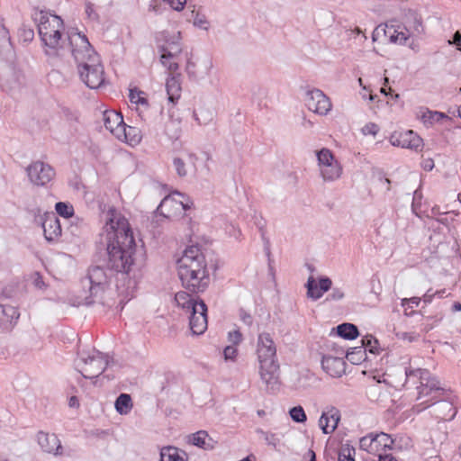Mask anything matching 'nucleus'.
I'll return each instance as SVG.
<instances>
[{
  "label": "nucleus",
  "mask_w": 461,
  "mask_h": 461,
  "mask_svg": "<svg viewBox=\"0 0 461 461\" xmlns=\"http://www.w3.org/2000/svg\"><path fill=\"white\" fill-rule=\"evenodd\" d=\"M102 239L107 251L106 266L117 273L129 274L136 264V243L128 220L113 206L104 212Z\"/></svg>",
  "instance_id": "f257e3e1"
},
{
  "label": "nucleus",
  "mask_w": 461,
  "mask_h": 461,
  "mask_svg": "<svg viewBox=\"0 0 461 461\" xmlns=\"http://www.w3.org/2000/svg\"><path fill=\"white\" fill-rule=\"evenodd\" d=\"M406 383L416 384L418 395L416 400L419 403L412 407L414 412H420L429 409V414L436 420L441 421L451 420L456 415V408L449 399L445 398V390L440 387L438 380L427 369L411 368L405 369Z\"/></svg>",
  "instance_id": "f03ea898"
},
{
  "label": "nucleus",
  "mask_w": 461,
  "mask_h": 461,
  "mask_svg": "<svg viewBox=\"0 0 461 461\" xmlns=\"http://www.w3.org/2000/svg\"><path fill=\"white\" fill-rule=\"evenodd\" d=\"M176 264L178 276L184 287L193 293L203 292L206 289L210 277L205 257L200 247H187Z\"/></svg>",
  "instance_id": "7ed1b4c3"
},
{
  "label": "nucleus",
  "mask_w": 461,
  "mask_h": 461,
  "mask_svg": "<svg viewBox=\"0 0 461 461\" xmlns=\"http://www.w3.org/2000/svg\"><path fill=\"white\" fill-rule=\"evenodd\" d=\"M257 354L259 361V373L267 389L274 390L278 383L279 365L276 359V344L269 333L258 335Z\"/></svg>",
  "instance_id": "20e7f679"
},
{
  "label": "nucleus",
  "mask_w": 461,
  "mask_h": 461,
  "mask_svg": "<svg viewBox=\"0 0 461 461\" xmlns=\"http://www.w3.org/2000/svg\"><path fill=\"white\" fill-rule=\"evenodd\" d=\"M34 21L38 24V32L41 41L47 48V55H58L61 46L62 32L64 24L62 19L49 12L36 11L33 14Z\"/></svg>",
  "instance_id": "39448f33"
},
{
  "label": "nucleus",
  "mask_w": 461,
  "mask_h": 461,
  "mask_svg": "<svg viewBox=\"0 0 461 461\" xmlns=\"http://www.w3.org/2000/svg\"><path fill=\"white\" fill-rule=\"evenodd\" d=\"M71 52L77 64V69L103 65L99 55L93 50L86 35L80 32L69 36Z\"/></svg>",
  "instance_id": "423d86ee"
},
{
  "label": "nucleus",
  "mask_w": 461,
  "mask_h": 461,
  "mask_svg": "<svg viewBox=\"0 0 461 461\" xmlns=\"http://www.w3.org/2000/svg\"><path fill=\"white\" fill-rule=\"evenodd\" d=\"M89 285L90 295L85 297L84 304L91 305L100 303L102 305L111 306L107 302L104 301V294L108 285V278L105 271L100 267H93L89 268L87 277L84 280Z\"/></svg>",
  "instance_id": "0eeeda50"
},
{
  "label": "nucleus",
  "mask_w": 461,
  "mask_h": 461,
  "mask_svg": "<svg viewBox=\"0 0 461 461\" xmlns=\"http://www.w3.org/2000/svg\"><path fill=\"white\" fill-rule=\"evenodd\" d=\"M83 377L94 379L99 376L108 366V356L100 351L82 352L76 362Z\"/></svg>",
  "instance_id": "6e6552de"
},
{
  "label": "nucleus",
  "mask_w": 461,
  "mask_h": 461,
  "mask_svg": "<svg viewBox=\"0 0 461 461\" xmlns=\"http://www.w3.org/2000/svg\"><path fill=\"white\" fill-rule=\"evenodd\" d=\"M321 176L325 182L338 180L342 175V166L336 159L331 150L323 148L316 152Z\"/></svg>",
  "instance_id": "1a4fd4ad"
},
{
  "label": "nucleus",
  "mask_w": 461,
  "mask_h": 461,
  "mask_svg": "<svg viewBox=\"0 0 461 461\" xmlns=\"http://www.w3.org/2000/svg\"><path fill=\"white\" fill-rule=\"evenodd\" d=\"M103 121L104 127L118 140H125L131 144L138 143L140 140V137L137 134H134L132 139L128 140L127 126L120 113L113 110L104 111Z\"/></svg>",
  "instance_id": "9d476101"
},
{
  "label": "nucleus",
  "mask_w": 461,
  "mask_h": 461,
  "mask_svg": "<svg viewBox=\"0 0 461 461\" xmlns=\"http://www.w3.org/2000/svg\"><path fill=\"white\" fill-rule=\"evenodd\" d=\"M26 173L30 182L37 186H45L55 177L54 168L41 160L32 162L26 167Z\"/></svg>",
  "instance_id": "9b49d317"
},
{
  "label": "nucleus",
  "mask_w": 461,
  "mask_h": 461,
  "mask_svg": "<svg viewBox=\"0 0 461 461\" xmlns=\"http://www.w3.org/2000/svg\"><path fill=\"white\" fill-rule=\"evenodd\" d=\"M183 197L184 195L178 192L166 196L158 206L157 211L168 219L183 214L184 212L191 207L189 203L178 199Z\"/></svg>",
  "instance_id": "f8f14e48"
},
{
  "label": "nucleus",
  "mask_w": 461,
  "mask_h": 461,
  "mask_svg": "<svg viewBox=\"0 0 461 461\" xmlns=\"http://www.w3.org/2000/svg\"><path fill=\"white\" fill-rule=\"evenodd\" d=\"M304 102L310 111L320 115H326L332 107L330 98L317 88L306 92Z\"/></svg>",
  "instance_id": "ddd939ff"
},
{
  "label": "nucleus",
  "mask_w": 461,
  "mask_h": 461,
  "mask_svg": "<svg viewBox=\"0 0 461 461\" xmlns=\"http://www.w3.org/2000/svg\"><path fill=\"white\" fill-rule=\"evenodd\" d=\"M189 326L194 334H203L207 329V306L203 301L189 312Z\"/></svg>",
  "instance_id": "4468645a"
},
{
  "label": "nucleus",
  "mask_w": 461,
  "mask_h": 461,
  "mask_svg": "<svg viewBox=\"0 0 461 461\" xmlns=\"http://www.w3.org/2000/svg\"><path fill=\"white\" fill-rule=\"evenodd\" d=\"M392 145L403 149L418 150L422 146V140L412 131L393 132L390 137Z\"/></svg>",
  "instance_id": "2eb2a0df"
},
{
  "label": "nucleus",
  "mask_w": 461,
  "mask_h": 461,
  "mask_svg": "<svg viewBox=\"0 0 461 461\" xmlns=\"http://www.w3.org/2000/svg\"><path fill=\"white\" fill-rule=\"evenodd\" d=\"M77 70L80 79L89 88L96 89L104 82V71L103 65H95V67H91L86 69L79 68Z\"/></svg>",
  "instance_id": "dca6fc26"
},
{
  "label": "nucleus",
  "mask_w": 461,
  "mask_h": 461,
  "mask_svg": "<svg viewBox=\"0 0 461 461\" xmlns=\"http://www.w3.org/2000/svg\"><path fill=\"white\" fill-rule=\"evenodd\" d=\"M307 288V296L314 301L320 299L324 293L328 292L332 287V281L328 276H321L319 278L318 284L313 276H310L305 285Z\"/></svg>",
  "instance_id": "f3484780"
},
{
  "label": "nucleus",
  "mask_w": 461,
  "mask_h": 461,
  "mask_svg": "<svg viewBox=\"0 0 461 461\" xmlns=\"http://www.w3.org/2000/svg\"><path fill=\"white\" fill-rule=\"evenodd\" d=\"M37 440L44 452L53 454L55 456H60L63 454V448L57 435L40 431L37 434Z\"/></svg>",
  "instance_id": "a211bd4d"
},
{
  "label": "nucleus",
  "mask_w": 461,
  "mask_h": 461,
  "mask_svg": "<svg viewBox=\"0 0 461 461\" xmlns=\"http://www.w3.org/2000/svg\"><path fill=\"white\" fill-rule=\"evenodd\" d=\"M20 317L17 308L13 305L0 304V332L10 331Z\"/></svg>",
  "instance_id": "6ab92c4d"
},
{
  "label": "nucleus",
  "mask_w": 461,
  "mask_h": 461,
  "mask_svg": "<svg viewBox=\"0 0 461 461\" xmlns=\"http://www.w3.org/2000/svg\"><path fill=\"white\" fill-rule=\"evenodd\" d=\"M160 51L161 63L167 64V60L177 57L182 52L180 32L173 35L170 40H167L165 45L161 46Z\"/></svg>",
  "instance_id": "aec40b11"
},
{
  "label": "nucleus",
  "mask_w": 461,
  "mask_h": 461,
  "mask_svg": "<svg viewBox=\"0 0 461 461\" xmlns=\"http://www.w3.org/2000/svg\"><path fill=\"white\" fill-rule=\"evenodd\" d=\"M323 370L332 377H340L346 370V363L342 357L325 356L321 360Z\"/></svg>",
  "instance_id": "412c9836"
},
{
  "label": "nucleus",
  "mask_w": 461,
  "mask_h": 461,
  "mask_svg": "<svg viewBox=\"0 0 461 461\" xmlns=\"http://www.w3.org/2000/svg\"><path fill=\"white\" fill-rule=\"evenodd\" d=\"M339 420V411L335 407H331L328 411L322 412L319 420V426L324 434H330L336 429Z\"/></svg>",
  "instance_id": "4be33fe9"
},
{
  "label": "nucleus",
  "mask_w": 461,
  "mask_h": 461,
  "mask_svg": "<svg viewBox=\"0 0 461 461\" xmlns=\"http://www.w3.org/2000/svg\"><path fill=\"white\" fill-rule=\"evenodd\" d=\"M42 229L48 241L56 240L61 235L59 220L54 214L46 215L42 222Z\"/></svg>",
  "instance_id": "5701e85b"
},
{
  "label": "nucleus",
  "mask_w": 461,
  "mask_h": 461,
  "mask_svg": "<svg viewBox=\"0 0 461 461\" xmlns=\"http://www.w3.org/2000/svg\"><path fill=\"white\" fill-rule=\"evenodd\" d=\"M175 301L178 307L182 308L186 313H188L192 311V308L198 305V303H201L202 300L194 298L186 292L180 291L176 294Z\"/></svg>",
  "instance_id": "b1692460"
},
{
  "label": "nucleus",
  "mask_w": 461,
  "mask_h": 461,
  "mask_svg": "<svg viewBox=\"0 0 461 461\" xmlns=\"http://www.w3.org/2000/svg\"><path fill=\"white\" fill-rule=\"evenodd\" d=\"M166 89L168 95V101L175 104L181 95V85L178 76H172L167 78Z\"/></svg>",
  "instance_id": "393cba45"
},
{
  "label": "nucleus",
  "mask_w": 461,
  "mask_h": 461,
  "mask_svg": "<svg viewBox=\"0 0 461 461\" xmlns=\"http://www.w3.org/2000/svg\"><path fill=\"white\" fill-rule=\"evenodd\" d=\"M160 461H186V454L175 447H164L160 451Z\"/></svg>",
  "instance_id": "a878e982"
},
{
  "label": "nucleus",
  "mask_w": 461,
  "mask_h": 461,
  "mask_svg": "<svg viewBox=\"0 0 461 461\" xmlns=\"http://www.w3.org/2000/svg\"><path fill=\"white\" fill-rule=\"evenodd\" d=\"M373 437H374L375 448L376 449L375 455H379V454L383 453V451L392 448L393 440L389 434H386L384 432L376 433V434L373 433Z\"/></svg>",
  "instance_id": "bb28decb"
},
{
  "label": "nucleus",
  "mask_w": 461,
  "mask_h": 461,
  "mask_svg": "<svg viewBox=\"0 0 461 461\" xmlns=\"http://www.w3.org/2000/svg\"><path fill=\"white\" fill-rule=\"evenodd\" d=\"M116 411L121 415H127L131 412L133 403L130 394L121 393L114 402Z\"/></svg>",
  "instance_id": "cd10ccee"
},
{
  "label": "nucleus",
  "mask_w": 461,
  "mask_h": 461,
  "mask_svg": "<svg viewBox=\"0 0 461 461\" xmlns=\"http://www.w3.org/2000/svg\"><path fill=\"white\" fill-rule=\"evenodd\" d=\"M405 20L411 28L417 33H420L422 31V23L421 18L419 14L412 9H408L405 12Z\"/></svg>",
  "instance_id": "c85d7f7f"
},
{
  "label": "nucleus",
  "mask_w": 461,
  "mask_h": 461,
  "mask_svg": "<svg viewBox=\"0 0 461 461\" xmlns=\"http://www.w3.org/2000/svg\"><path fill=\"white\" fill-rule=\"evenodd\" d=\"M337 333L346 339H353L358 336V330L352 323H342L337 327Z\"/></svg>",
  "instance_id": "c756f323"
},
{
  "label": "nucleus",
  "mask_w": 461,
  "mask_h": 461,
  "mask_svg": "<svg viewBox=\"0 0 461 461\" xmlns=\"http://www.w3.org/2000/svg\"><path fill=\"white\" fill-rule=\"evenodd\" d=\"M194 118L200 125H207L213 120V112L208 108L201 107L194 112Z\"/></svg>",
  "instance_id": "7c9ffc66"
},
{
  "label": "nucleus",
  "mask_w": 461,
  "mask_h": 461,
  "mask_svg": "<svg viewBox=\"0 0 461 461\" xmlns=\"http://www.w3.org/2000/svg\"><path fill=\"white\" fill-rule=\"evenodd\" d=\"M165 133L171 140H178L181 133L180 121L171 119L166 122Z\"/></svg>",
  "instance_id": "2f4dec72"
},
{
  "label": "nucleus",
  "mask_w": 461,
  "mask_h": 461,
  "mask_svg": "<svg viewBox=\"0 0 461 461\" xmlns=\"http://www.w3.org/2000/svg\"><path fill=\"white\" fill-rule=\"evenodd\" d=\"M22 86V76L16 72H13L5 83V86L10 92L20 89Z\"/></svg>",
  "instance_id": "473e14b6"
},
{
  "label": "nucleus",
  "mask_w": 461,
  "mask_h": 461,
  "mask_svg": "<svg viewBox=\"0 0 461 461\" xmlns=\"http://www.w3.org/2000/svg\"><path fill=\"white\" fill-rule=\"evenodd\" d=\"M359 446L361 449L367 451L370 454H376L373 433H369L368 435L361 438L359 440Z\"/></svg>",
  "instance_id": "72a5a7b5"
},
{
  "label": "nucleus",
  "mask_w": 461,
  "mask_h": 461,
  "mask_svg": "<svg viewBox=\"0 0 461 461\" xmlns=\"http://www.w3.org/2000/svg\"><path fill=\"white\" fill-rule=\"evenodd\" d=\"M208 434L204 430H200L192 435L191 441L194 446L207 449L209 445L206 443Z\"/></svg>",
  "instance_id": "f704fd0d"
},
{
  "label": "nucleus",
  "mask_w": 461,
  "mask_h": 461,
  "mask_svg": "<svg viewBox=\"0 0 461 461\" xmlns=\"http://www.w3.org/2000/svg\"><path fill=\"white\" fill-rule=\"evenodd\" d=\"M56 212L59 215L68 219L74 214V208L68 203L59 202L55 205Z\"/></svg>",
  "instance_id": "c9c22d12"
},
{
  "label": "nucleus",
  "mask_w": 461,
  "mask_h": 461,
  "mask_svg": "<svg viewBox=\"0 0 461 461\" xmlns=\"http://www.w3.org/2000/svg\"><path fill=\"white\" fill-rule=\"evenodd\" d=\"M363 349L365 351L368 350L370 353L376 354L378 353V348L376 345H378L377 339H375L372 335H367L362 339Z\"/></svg>",
  "instance_id": "e433bc0d"
},
{
  "label": "nucleus",
  "mask_w": 461,
  "mask_h": 461,
  "mask_svg": "<svg viewBox=\"0 0 461 461\" xmlns=\"http://www.w3.org/2000/svg\"><path fill=\"white\" fill-rule=\"evenodd\" d=\"M390 31L391 29L386 31L385 33H390L389 40L393 43L404 44L409 38V34L405 33L404 32H398L397 30H393L391 32Z\"/></svg>",
  "instance_id": "4c0bfd02"
},
{
  "label": "nucleus",
  "mask_w": 461,
  "mask_h": 461,
  "mask_svg": "<svg viewBox=\"0 0 461 461\" xmlns=\"http://www.w3.org/2000/svg\"><path fill=\"white\" fill-rule=\"evenodd\" d=\"M350 352H347V358L352 363H357L365 358L366 351L363 347L354 348Z\"/></svg>",
  "instance_id": "58836bf2"
},
{
  "label": "nucleus",
  "mask_w": 461,
  "mask_h": 461,
  "mask_svg": "<svg viewBox=\"0 0 461 461\" xmlns=\"http://www.w3.org/2000/svg\"><path fill=\"white\" fill-rule=\"evenodd\" d=\"M289 414L292 420L295 422H304L307 419L304 410L302 406L293 407L290 410Z\"/></svg>",
  "instance_id": "ea45409f"
},
{
  "label": "nucleus",
  "mask_w": 461,
  "mask_h": 461,
  "mask_svg": "<svg viewBox=\"0 0 461 461\" xmlns=\"http://www.w3.org/2000/svg\"><path fill=\"white\" fill-rule=\"evenodd\" d=\"M144 93L137 90V89H131L129 94V98L131 103L133 104H147V99L143 97Z\"/></svg>",
  "instance_id": "a19ab883"
},
{
  "label": "nucleus",
  "mask_w": 461,
  "mask_h": 461,
  "mask_svg": "<svg viewBox=\"0 0 461 461\" xmlns=\"http://www.w3.org/2000/svg\"><path fill=\"white\" fill-rule=\"evenodd\" d=\"M258 432L264 437V439L267 445L276 447L277 444L279 443V438L276 437V434L265 432L261 429H258Z\"/></svg>",
  "instance_id": "79ce46f5"
},
{
  "label": "nucleus",
  "mask_w": 461,
  "mask_h": 461,
  "mask_svg": "<svg viewBox=\"0 0 461 461\" xmlns=\"http://www.w3.org/2000/svg\"><path fill=\"white\" fill-rule=\"evenodd\" d=\"M354 454V448L343 447L339 454V461H355Z\"/></svg>",
  "instance_id": "37998d69"
},
{
  "label": "nucleus",
  "mask_w": 461,
  "mask_h": 461,
  "mask_svg": "<svg viewBox=\"0 0 461 461\" xmlns=\"http://www.w3.org/2000/svg\"><path fill=\"white\" fill-rule=\"evenodd\" d=\"M331 293L327 296L326 301H340L344 298L345 293L342 288L333 287Z\"/></svg>",
  "instance_id": "c03bdc74"
},
{
  "label": "nucleus",
  "mask_w": 461,
  "mask_h": 461,
  "mask_svg": "<svg viewBox=\"0 0 461 461\" xmlns=\"http://www.w3.org/2000/svg\"><path fill=\"white\" fill-rule=\"evenodd\" d=\"M173 164H174V167H175L176 173L179 176H186L187 171L185 169V162L181 158H175L173 160Z\"/></svg>",
  "instance_id": "a18cd8bd"
},
{
  "label": "nucleus",
  "mask_w": 461,
  "mask_h": 461,
  "mask_svg": "<svg viewBox=\"0 0 461 461\" xmlns=\"http://www.w3.org/2000/svg\"><path fill=\"white\" fill-rule=\"evenodd\" d=\"M32 285L37 289L44 290L47 286L43 281L42 276L38 272H35L32 275Z\"/></svg>",
  "instance_id": "49530a36"
},
{
  "label": "nucleus",
  "mask_w": 461,
  "mask_h": 461,
  "mask_svg": "<svg viewBox=\"0 0 461 461\" xmlns=\"http://www.w3.org/2000/svg\"><path fill=\"white\" fill-rule=\"evenodd\" d=\"M85 12H86V14L87 15V17L92 20V21H98L99 19V15L95 11V8H94V4H92L91 2H86V5H85Z\"/></svg>",
  "instance_id": "de8ad7c7"
},
{
  "label": "nucleus",
  "mask_w": 461,
  "mask_h": 461,
  "mask_svg": "<svg viewBox=\"0 0 461 461\" xmlns=\"http://www.w3.org/2000/svg\"><path fill=\"white\" fill-rule=\"evenodd\" d=\"M208 24H209V23L204 15L196 14L195 17L194 18V26L199 27L203 30H207Z\"/></svg>",
  "instance_id": "09e8293b"
},
{
  "label": "nucleus",
  "mask_w": 461,
  "mask_h": 461,
  "mask_svg": "<svg viewBox=\"0 0 461 461\" xmlns=\"http://www.w3.org/2000/svg\"><path fill=\"white\" fill-rule=\"evenodd\" d=\"M238 354L237 348L234 346H227L223 349L224 358L226 360H235Z\"/></svg>",
  "instance_id": "8fccbe9b"
},
{
  "label": "nucleus",
  "mask_w": 461,
  "mask_h": 461,
  "mask_svg": "<svg viewBox=\"0 0 461 461\" xmlns=\"http://www.w3.org/2000/svg\"><path fill=\"white\" fill-rule=\"evenodd\" d=\"M229 341L232 343L231 346H236L240 344L242 340V334L240 330L230 331L228 334Z\"/></svg>",
  "instance_id": "3c124183"
},
{
  "label": "nucleus",
  "mask_w": 461,
  "mask_h": 461,
  "mask_svg": "<svg viewBox=\"0 0 461 461\" xmlns=\"http://www.w3.org/2000/svg\"><path fill=\"white\" fill-rule=\"evenodd\" d=\"M397 337L399 339L407 340L409 342L415 341L419 339V334L415 332H398Z\"/></svg>",
  "instance_id": "603ef678"
},
{
  "label": "nucleus",
  "mask_w": 461,
  "mask_h": 461,
  "mask_svg": "<svg viewBox=\"0 0 461 461\" xmlns=\"http://www.w3.org/2000/svg\"><path fill=\"white\" fill-rule=\"evenodd\" d=\"M378 131H379V127L375 123H373V122H369L362 128V132L365 135H367V134L375 135L378 132Z\"/></svg>",
  "instance_id": "864d4df0"
},
{
  "label": "nucleus",
  "mask_w": 461,
  "mask_h": 461,
  "mask_svg": "<svg viewBox=\"0 0 461 461\" xmlns=\"http://www.w3.org/2000/svg\"><path fill=\"white\" fill-rule=\"evenodd\" d=\"M176 11L184 9L186 0H164Z\"/></svg>",
  "instance_id": "5fc2aeb1"
},
{
  "label": "nucleus",
  "mask_w": 461,
  "mask_h": 461,
  "mask_svg": "<svg viewBox=\"0 0 461 461\" xmlns=\"http://www.w3.org/2000/svg\"><path fill=\"white\" fill-rule=\"evenodd\" d=\"M420 303V297H411V298H404L402 300V306L406 307L409 303H411L412 305L418 306Z\"/></svg>",
  "instance_id": "6e6d98bb"
},
{
  "label": "nucleus",
  "mask_w": 461,
  "mask_h": 461,
  "mask_svg": "<svg viewBox=\"0 0 461 461\" xmlns=\"http://www.w3.org/2000/svg\"><path fill=\"white\" fill-rule=\"evenodd\" d=\"M165 68H167L170 72H175L178 69V64L173 59L167 60V64L161 63Z\"/></svg>",
  "instance_id": "4d7b16f0"
},
{
  "label": "nucleus",
  "mask_w": 461,
  "mask_h": 461,
  "mask_svg": "<svg viewBox=\"0 0 461 461\" xmlns=\"http://www.w3.org/2000/svg\"><path fill=\"white\" fill-rule=\"evenodd\" d=\"M429 114V120L431 121V122H434V121H439L440 119L444 118V114L442 113H439V112H429L428 113Z\"/></svg>",
  "instance_id": "13d9d810"
},
{
  "label": "nucleus",
  "mask_w": 461,
  "mask_h": 461,
  "mask_svg": "<svg viewBox=\"0 0 461 461\" xmlns=\"http://www.w3.org/2000/svg\"><path fill=\"white\" fill-rule=\"evenodd\" d=\"M452 43L455 44L456 46V49L461 51V32H455Z\"/></svg>",
  "instance_id": "bf43d9fd"
},
{
  "label": "nucleus",
  "mask_w": 461,
  "mask_h": 461,
  "mask_svg": "<svg viewBox=\"0 0 461 461\" xmlns=\"http://www.w3.org/2000/svg\"><path fill=\"white\" fill-rule=\"evenodd\" d=\"M379 457V461H396L394 456L392 454H384L381 453L377 455Z\"/></svg>",
  "instance_id": "052dcab7"
},
{
  "label": "nucleus",
  "mask_w": 461,
  "mask_h": 461,
  "mask_svg": "<svg viewBox=\"0 0 461 461\" xmlns=\"http://www.w3.org/2000/svg\"><path fill=\"white\" fill-rule=\"evenodd\" d=\"M434 167V162L432 159H426L424 162H423V167L426 169V170H431Z\"/></svg>",
  "instance_id": "680f3d73"
},
{
  "label": "nucleus",
  "mask_w": 461,
  "mask_h": 461,
  "mask_svg": "<svg viewBox=\"0 0 461 461\" xmlns=\"http://www.w3.org/2000/svg\"><path fill=\"white\" fill-rule=\"evenodd\" d=\"M69 407H78L79 402L76 396H71L68 401Z\"/></svg>",
  "instance_id": "e2e57ef3"
},
{
  "label": "nucleus",
  "mask_w": 461,
  "mask_h": 461,
  "mask_svg": "<svg viewBox=\"0 0 461 461\" xmlns=\"http://www.w3.org/2000/svg\"><path fill=\"white\" fill-rule=\"evenodd\" d=\"M452 311L453 312H459V311H461V303L459 302L454 303V304L452 306Z\"/></svg>",
  "instance_id": "0e129e2a"
},
{
  "label": "nucleus",
  "mask_w": 461,
  "mask_h": 461,
  "mask_svg": "<svg viewBox=\"0 0 461 461\" xmlns=\"http://www.w3.org/2000/svg\"><path fill=\"white\" fill-rule=\"evenodd\" d=\"M434 296V294H429L428 293L423 296V301L425 303H430L431 300H432V297Z\"/></svg>",
  "instance_id": "69168bd1"
},
{
  "label": "nucleus",
  "mask_w": 461,
  "mask_h": 461,
  "mask_svg": "<svg viewBox=\"0 0 461 461\" xmlns=\"http://www.w3.org/2000/svg\"><path fill=\"white\" fill-rule=\"evenodd\" d=\"M308 454L311 456L310 461H316V456L312 450H309Z\"/></svg>",
  "instance_id": "338daca9"
},
{
  "label": "nucleus",
  "mask_w": 461,
  "mask_h": 461,
  "mask_svg": "<svg viewBox=\"0 0 461 461\" xmlns=\"http://www.w3.org/2000/svg\"><path fill=\"white\" fill-rule=\"evenodd\" d=\"M133 131H136V129H135V128L128 127V131H127L128 136H129L130 134H133ZM131 138H129V137H128V140H131Z\"/></svg>",
  "instance_id": "774afa93"
}]
</instances>
